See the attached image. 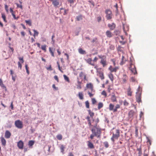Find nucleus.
I'll return each mask as SVG.
<instances>
[{
	"mask_svg": "<svg viewBox=\"0 0 156 156\" xmlns=\"http://www.w3.org/2000/svg\"><path fill=\"white\" fill-rule=\"evenodd\" d=\"M34 142L33 140H30V147L32 146L34 144Z\"/></svg>",
	"mask_w": 156,
	"mask_h": 156,
	"instance_id": "56",
	"label": "nucleus"
},
{
	"mask_svg": "<svg viewBox=\"0 0 156 156\" xmlns=\"http://www.w3.org/2000/svg\"><path fill=\"white\" fill-rule=\"evenodd\" d=\"M49 51L50 52V53L51 56L53 57H54V51L55 49H54V50H53V48L51 47H49Z\"/></svg>",
	"mask_w": 156,
	"mask_h": 156,
	"instance_id": "22",
	"label": "nucleus"
},
{
	"mask_svg": "<svg viewBox=\"0 0 156 156\" xmlns=\"http://www.w3.org/2000/svg\"><path fill=\"white\" fill-rule=\"evenodd\" d=\"M18 66L20 68V69H21L22 65L20 63V62H18Z\"/></svg>",
	"mask_w": 156,
	"mask_h": 156,
	"instance_id": "64",
	"label": "nucleus"
},
{
	"mask_svg": "<svg viewBox=\"0 0 156 156\" xmlns=\"http://www.w3.org/2000/svg\"><path fill=\"white\" fill-rule=\"evenodd\" d=\"M106 14V17L107 20H110L112 18L113 16L112 11L109 9H106L105 11Z\"/></svg>",
	"mask_w": 156,
	"mask_h": 156,
	"instance_id": "5",
	"label": "nucleus"
},
{
	"mask_svg": "<svg viewBox=\"0 0 156 156\" xmlns=\"http://www.w3.org/2000/svg\"><path fill=\"white\" fill-rule=\"evenodd\" d=\"M108 26L111 30H113L115 28V25L114 23H113L112 24H108Z\"/></svg>",
	"mask_w": 156,
	"mask_h": 156,
	"instance_id": "15",
	"label": "nucleus"
},
{
	"mask_svg": "<svg viewBox=\"0 0 156 156\" xmlns=\"http://www.w3.org/2000/svg\"><path fill=\"white\" fill-rule=\"evenodd\" d=\"M55 37L54 34H53L52 35V37H51L52 42V43L53 44H54L55 42V40H54V38Z\"/></svg>",
	"mask_w": 156,
	"mask_h": 156,
	"instance_id": "51",
	"label": "nucleus"
},
{
	"mask_svg": "<svg viewBox=\"0 0 156 156\" xmlns=\"http://www.w3.org/2000/svg\"><path fill=\"white\" fill-rule=\"evenodd\" d=\"M87 142V146L90 149H93L94 148V146L93 144L90 141H89Z\"/></svg>",
	"mask_w": 156,
	"mask_h": 156,
	"instance_id": "19",
	"label": "nucleus"
},
{
	"mask_svg": "<svg viewBox=\"0 0 156 156\" xmlns=\"http://www.w3.org/2000/svg\"><path fill=\"white\" fill-rule=\"evenodd\" d=\"M52 87L55 90H58V88L57 87H56L55 86V84H53L52 86Z\"/></svg>",
	"mask_w": 156,
	"mask_h": 156,
	"instance_id": "63",
	"label": "nucleus"
},
{
	"mask_svg": "<svg viewBox=\"0 0 156 156\" xmlns=\"http://www.w3.org/2000/svg\"><path fill=\"white\" fill-rule=\"evenodd\" d=\"M56 137L58 140H61L62 139V137L61 134H58L56 136Z\"/></svg>",
	"mask_w": 156,
	"mask_h": 156,
	"instance_id": "38",
	"label": "nucleus"
},
{
	"mask_svg": "<svg viewBox=\"0 0 156 156\" xmlns=\"http://www.w3.org/2000/svg\"><path fill=\"white\" fill-rule=\"evenodd\" d=\"M111 99L112 102H117L116 97L115 94L112 95L111 96Z\"/></svg>",
	"mask_w": 156,
	"mask_h": 156,
	"instance_id": "17",
	"label": "nucleus"
},
{
	"mask_svg": "<svg viewBox=\"0 0 156 156\" xmlns=\"http://www.w3.org/2000/svg\"><path fill=\"white\" fill-rule=\"evenodd\" d=\"M91 131L92 134L90 135V138L91 140L93 139L94 137L96 136L98 138H100L101 133V129L97 127V124L92 129Z\"/></svg>",
	"mask_w": 156,
	"mask_h": 156,
	"instance_id": "1",
	"label": "nucleus"
},
{
	"mask_svg": "<svg viewBox=\"0 0 156 156\" xmlns=\"http://www.w3.org/2000/svg\"><path fill=\"white\" fill-rule=\"evenodd\" d=\"M34 37H35V36H37L38 34V32H37V31H36L35 30H34Z\"/></svg>",
	"mask_w": 156,
	"mask_h": 156,
	"instance_id": "46",
	"label": "nucleus"
},
{
	"mask_svg": "<svg viewBox=\"0 0 156 156\" xmlns=\"http://www.w3.org/2000/svg\"><path fill=\"white\" fill-rule=\"evenodd\" d=\"M142 88L139 86L137 92L136 93V100L138 103L141 102Z\"/></svg>",
	"mask_w": 156,
	"mask_h": 156,
	"instance_id": "2",
	"label": "nucleus"
},
{
	"mask_svg": "<svg viewBox=\"0 0 156 156\" xmlns=\"http://www.w3.org/2000/svg\"><path fill=\"white\" fill-rule=\"evenodd\" d=\"M17 146L20 149H22L23 147V143L22 141L20 140L17 143Z\"/></svg>",
	"mask_w": 156,
	"mask_h": 156,
	"instance_id": "16",
	"label": "nucleus"
},
{
	"mask_svg": "<svg viewBox=\"0 0 156 156\" xmlns=\"http://www.w3.org/2000/svg\"><path fill=\"white\" fill-rule=\"evenodd\" d=\"M15 125L19 129L22 128L23 127L22 123L20 120H17L16 121Z\"/></svg>",
	"mask_w": 156,
	"mask_h": 156,
	"instance_id": "7",
	"label": "nucleus"
},
{
	"mask_svg": "<svg viewBox=\"0 0 156 156\" xmlns=\"http://www.w3.org/2000/svg\"><path fill=\"white\" fill-rule=\"evenodd\" d=\"M57 64L58 65V67L59 69V70L62 73H63L62 71V70L61 69L62 67H60V65L58 62H57Z\"/></svg>",
	"mask_w": 156,
	"mask_h": 156,
	"instance_id": "44",
	"label": "nucleus"
},
{
	"mask_svg": "<svg viewBox=\"0 0 156 156\" xmlns=\"http://www.w3.org/2000/svg\"><path fill=\"white\" fill-rule=\"evenodd\" d=\"M2 17L4 21L5 22H6V19H5L6 17H5V15L3 13H2Z\"/></svg>",
	"mask_w": 156,
	"mask_h": 156,
	"instance_id": "48",
	"label": "nucleus"
},
{
	"mask_svg": "<svg viewBox=\"0 0 156 156\" xmlns=\"http://www.w3.org/2000/svg\"><path fill=\"white\" fill-rule=\"evenodd\" d=\"M98 57H99V58H100L101 59H104L105 58H106V56H104V55H103V56L98 55Z\"/></svg>",
	"mask_w": 156,
	"mask_h": 156,
	"instance_id": "47",
	"label": "nucleus"
},
{
	"mask_svg": "<svg viewBox=\"0 0 156 156\" xmlns=\"http://www.w3.org/2000/svg\"><path fill=\"white\" fill-rule=\"evenodd\" d=\"M108 76L111 81L112 82L114 79L113 75L112 73H110L108 75Z\"/></svg>",
	"mask_w": 156,
	"mask_h": 156,
	"instance_id": "33",
	"label": "nucleus"
},
{
	"mask_svg": "<svg viewBox=\"0 0 156 156\" xmlns=\"http://www.w3.org/2000/svg\"><path fill=\"white\" fill-rule=\"evenodd\" d=\"M52 2V4L55 8H57L60 4L59 0H49Z\"/></svg>",
	"mask_w": 156,
	"mask_h": 156,
	"instance_id": "8",
	"label": "nucleus"
},
{
	"mask_svg": "<svg viewBox=\"0 0 156 156\" xmlns=\"http://www.w3.org/2000/svg\"><path fill=\"white\" fill-rule=\"evenodd\" d=\"M120 136V132L119 130L116 129L115 133H112V136L111 138L112 141L114 142L115 140H118Z\"/></svg>",
	"mask_w": 156,
	"mask_h": 156,
	"instance_id": "3",
	"label": "nucleus"
},
{
	"mask_svg": "<svg viewBox=\"0 0 156 156\" xmlns=\"http://www.w3.org/2000/svg\"><path fill=\"white\" fill-rule=\"evenodd\" d=\"M1 140L2 144L5 146L6 144V141L5 139L3 137H2Z\"/></svg>",
	"mask_w": 156,
	"mask_h": 156,
	"instance_id": "30",
	"label": "nucleus"
},
{
	"mask_svg": "<svg viewBox=\"0 0 156 156\" xmlns=\"http://www.w3.org/2000/svg\"><path fill=\"white\" fill-rule=\"evenodd\" d=\"M103 106V104L102 102H99L98 105V109L100 110L101 108H102Z\"/></svg>",
	"mask_w": 156,
	"mask_h": 156,
	"instance_id": "28",
	"label": "nucleus"
},
{
	"mask_svg": "<svg viewBox=\"0 0 156 156\" xmlns=\"http://www.w3.org/2000/svg\"><path fill=\"white\" fill-rule=\"evenodd\" d=\"M88 94L90 97H92L94 95V94H92L91 93L89 92H88Z\"/></svg>",
	"mask_w": 156,
	"mask_h": 156,
	"instance_id": "59",
	"label": "nucleus"
},
{
	"mask_svg": "<svg viewBox=\"0 0 156 156\" xmlns=\"http://www.w3.org/2000/svg\"><path fill=\"white\" fill-rule=\"evenodd\" d=\"M79 52L81 54L85 55L86 53L85 51L83 50L82 48H80L78 49Z\"/></svg>",
	"mask_w": 156,
	"mask_h": 156,
	"instance_id": "20",
	"label": "nucleus"
},
{
	"mask_svg": "<svg viewBox=\"0 0 156 156\" xmlns=\"http://www.w3.org/2000/svg\"><path fill=\"white\" fill-rule=\"evenodd\" d=\"M133 91L131 90V89L130 86L129 87L127 90V95L128 96H131Z\"/></svg>",
	"mask_w": 156,
	"mask_h": 156,
	"instance_id": "13",
	"label": "nucleus"
},
{
	"mask_svg": "<svg viewBox=\"0 0 156 156\" xmlns=\"http://www.w3.org/2000/svg\"><path fill=\"white\" fill-rule=\"evenodd\" d=\"M103 144H104L105 147L106 148H107L108 147L109 145L108 142L107 141H106L104 142L103 143Z\"/></svg>",
	"mask_w": 156,
	"mask_h": 156,
	"instance_id": "31",
	"label": "nucleus"
},
{
	"mask_svg": "<svg viewBox=\"0 0 156 156\" xmlns=\"http://www.w3.org/2000/svg\"><path fill=\"white\" fill-rule=\"evenodd\" d=\"M137 150L138 151V155L141 156L142 152L141 148L140 147L139 148H137Z\"/></svg>",
	"mask_w": 156,
	"mask_h": 156,
	"instance_id": "29",
	"label": "nucleus"
},
{
	"mask_svg": "<svg viewBox=\"0 0 156 156\" xmlns=\"http://www.w3.org/2000/svg\"><path fill=\"white\" fill-rule=\"evenodd\" d=\"M10 133L8 130H6L5 133V136L7 138H9L11 136Z\"/></svg>",
	"mask_w": 156,
	"mask_h": 156,
	"instance_id": "23",
	"label": "nucleus"
},
{
	"mask_svg": "<svg viewBox=\"0 0 156 156\" xmlns=\"http://www.w3.org/2000/svg\"><path fill=\"white\" fill-rule=\"evenodd\" d=\"M84 75L85 74H83V72H81L79 74V76L80 77H82L83 76H84Z\"/></svg>",
	"mask_w": 156,
	"mask_h": 156,
	"instance_id": "57",
	"label": "nucleus"
},
{
	"mask_svg": "<svg viewBox=\"0 0 156 156\" xmlns=\"http://www.w3.org/2000/svg\"><path fill=\"white\" fill-rule=\"evenodd\" d=\"M86 87L87 88L90 89L91 91L93 90V86L91 83H87L86 85Z\"/></svg>",
	"mask_w": 156,
	"mask_h": 156,
	"instance_id": "11",
	"label": "nucleus"
},
{
	"mask_svg": "<svg viewBox=\"0 0 156 156\" xmlns=\"http://www.w3.org/2000/svg\"><path fill=\"white\" fill-rule=\"evenodd\" d=\"M46 45H42L41 48L44 51V52H46Z\"/></svg>",
	"mask_w": 156,
	"mask_h": 156,
	"instance_id": "37",
	"label": "nucleus"
},
{
	"mask_svg": "<svg viewBox=\"0 0 156 156\" xmlns=\"http://www.w3.org/2000/svg\"><path fill=\"white\" fill-rule=\"evenodd\" d=\"M114 6L116 8V12L117 13V14L118 13V5L117 3H116L115 5Z\"/></svg>",
	"mask_w": 156,
	"mask_h": 156,
	"instance_id": "54",
	"label": "nucleus"
},
{
	"mask_svg": "<svg viewBox=\"0 0 156 156\" xmlns=\"http://www.w3.org/2000/svg\"><path fill=\"white\" fill-rule=\"evenodd\" d=\"M98 59V58L97 57H95L93 60V62L94 63V62H96Z\"/></svg>",
	"mask_w": 156,
	"mask_h": 156,
	"instance_id": "55",
	"label": "nucleus"
},
{
	"mask_svg": "<svg viewBox=\"0 0 156 156\" xmlns=\"http://www.w3.org/2000/svg\"><path fill=\"white\" fill-rule=\"evenodd\" d=\"M92 103L93 104H94L96 103L97 101L94 98H93L91 99Z\"/></svg>",
	"mask_w": 156,
	"mask_h": 156,
	"instance_id": "45",
	"label": "nucleus"
},
{
	"mask_svg": "<svg viewBox=\"0 0 156 156\" xmlns=\"http://www.w3.org/2000/svg\"><path fill=\"white\" fill-rule=\"evenodd\" d=\"M120 108V106L119 104H117L115 107V108H114V112H116L117 111V109L118 108Z\"/></svg>",
	"mask_w": 156,
	"mask_h": 156,
	"instance_id": "32",
	"label": "nucleus"
},
{
	"mask_svg": "<svg viewBox=\"0 0 156 156\" xmlns=\"http://www.w3.org/2000/svg\"><path fill=\"white\" fill-rule=\"evenodd\" d=\"M68 156H74V155L72 152H70L68 154Z\"/></svg>",
	"mask_w": 156,
	"mask_h": 156,
	"instance_id": "62",
	"label": "nucleus"
},
{
	"mask_svg": "<svg viewBox=\"0 0 156 156\" xmlns=\"http://www.w3.org/2000/svg\"><path fill=\"white\" fill-rule=\"evenodd\" d=\"M16 4L17 6V7H19V8H20L21 9H22V5H19L17 3H16Z\"/></svg>",
	"mask_w": 156,
	"mask_h": 156,
	"instance_id": "61",
	"label": "nucleus"
},
{
	"mask_svg": "<svg viewBox=\"0 0 156 156\" xmlns=\"http://www.w3.org/2000/svg\"><path fill=\"white\" fill-rule=\"evenodd\" d=\"M114 105L110 103L109 105V109L110 111H113L114 112Z\"/></svg>",
	"mask_w": 156,
	"mask_h": 156,
	"instance_id": "26",
	"label": "nucleus"
},
{
	"mask_svg": "<svg viewBox=\"0 0 156 156\" xmlns=\"http://www.w3.org/2000/svg\"><path fill=\"white\" fill-rule=\"evenodd\" d=\"M123 83H126L128 80V77L126 74H123L121 78Z\"/></svg>",
	"mask_w": 156,
	"mask_h": 156,
	"instance_id": "10",
	"label": "nucleus"
},
{
	"mask_svg": "<svg viewBox=\"0 0 156 156\" xmlns=\"http://www.w3.org/2000/svg\"><path fill=\"white\" fill-rule=\"evenodd\" d=\"M0 85L2 87H3L6 88L5 87V86L3 84V83L2 81V80L1 79H0Z\"/></svg>",
	"mask_w": 156,
	"mask_h": 156,
	"instance_id": "42",
	"label": "nucleus"
},
{
	"mask_svg": "<svg viewBox=\"0 0 156 156\" xmlns=\"http://www.w3.org/2000/svg\"><path fill=\"white\" fill-rule=\"evenodd\" d=\"M19 60L20 61V63H23V62H24V61H23V57H19Z\"/></svg>",
	"mask_w": 156,
	"mask_h": 156,
	"instance_id": "53",
	"label": "nucleus"
},
{
	"mask_svg": "<svg viewBox=\"0 0 156 156\" xmlns=\"http://www.w3.org/2000/svg\"><path fill=\"white\" fill-rule=\"evenodd\" d=\"M54 78L55 79V80H56L58 82L59 80H58V77L57 76L55 75V76H54Z\"/></svg>",
	"mask_w": 156,
	"mask_h": 156,
	"instance_id": "60",
	"label": "nucleus"
},
{
	"mask_svg": "<svg viewBox=\"0 0 156 156\" xmlns=\"http://www.w3.org/2000/svg\"><path fill=\"white\" fill-rule=\"evenodd\" d=\"M129 104V103L127 101L125 100L123 101V105L125 106H127Z\"/></svg>",
	"mask_w": 156,
	"mask_h": 156,
	"instance_id": "41",
	"label": "nucleus"
},
{
	"mask_svg": "<svg viewBox=\"0 0 156 156\" xmlns=\"http://www.w3.org/2000/svg\"><path fill=\"white\" fill-rule=\"evenodd\" d=\"M134 113H135V112L133 111L132 110H130L129 112V113H128L129 116V117H130V118L132 117L134 115Z\"/></svg>",
	"mask_w": 156,
	"mask_h": 156,
	"instance_id": "25",
	"label": "nucleus"
},
{
	"mask_svg": "<svg viewBox=\"0 0 156 156\" xmlns=\"http://www.w3.org/2000/svg\"><path fill=\"white\" fill-rule=\"evenodd\" d=\"M85 61L88 64L92 66H94V68L96 69H97L98 66L95 65V64L94 62H92V60L91 58H89L87 59H85Z\"/></svg>",
	"mask_w": 156,
	"mask_h": 156,
	"instance_id": "6",
	"label": "nucleus"
},
{
	"mask_svg": "<svg viewBox=\"0 0 156 156\" xmlns=\"http://www.w3.org/2000/svg\"><path fill=\"white\" fill-rule=\"evenodd\" d=\"M89 114L90 116L91 117L93 118L94 115V113L93 112H92L90 110L88 111Z\"/></svg>",
	"mask_w": 156,
	"mask_h": 156,
	"instance_id": "34",
	"label": "nucleus"
},
{
	"mask_svg": "<svg viewBox=\"0 0 156 156\" xmlns=\"http://www.w3.org/2000/svg\"><path fill=\"white\" fill-rule=\"evenodd\" d=\"M77 96L80 100H83L84 99L83 93L82 92H79Z\"/></svg>",
	"mask_w": 156,
	"mask_h": 156,
	"instance_id": "12",
	"label": "nucleus"
},
{
	"mask_svg": "<svg viewBox=\"0 0 156 156\" xmlns=\"http://www.w3.org/2000/svg\"><path fill=\"white\" fill-rule=\"evenodd\" d=\"M86 107L87 108H90L89 103L88 101H86L85 102Z\"/></svg>",
	"mask_w": 156,
	"mask_h": 156,
	"instance_id": "35",
	"label": "nucleus"
},
{
	"mask_svg": "<svg viewBox=\"0 0 156 156\" xmlns=\"http://www.w3.org/2000/svg\"><path fill=\"white\" fill-rule=\"evenodd\" d=\"M25 68L27 71V72L28 74H29V72L28 70V65L27 64H26L25 65Z\"/></svg>",
	"mask_w": 156,
	"mask_h": 156,
	"instance_id": "52",
	"label": "nucleus"
},
{
	"mask_svg": "<svg viewBox=\"0 0 156 156\" xmlns=\"http://www.w3.org/2000/svg\"><path fill=\"white\" fill-rule=\"evenodd\" d=\"M65 148V146L63 145H62L60 147V149L61 151V152L64 153V149Z\"/></svg>",
	"mask_w": 156,
	"mask_h": 156,
	"instance_id": "36",
	"label": "nucleus"
},
{
	"mask_svg": "<svg viewBox=\"0 0 156 156\" xmlns=\"http://www.w3.org/2000/svg\"><path fill=\"white\" fill-rule=\"evenodd\" d=\"M120 64V65H122L125 63L126 61V59L125 58L124 56H122Z\"/></svg>",
	"mask_w": 156,
	"mask_h": 156,
	"instance_id": "24",
	"label": "nucleus"
},
{
	"mask_svg": "<svg viewBox=\"0 0 156 156\" xmlns=\"http://www.w3.org/2000/svg\"><path fill=\"white\" fill-rule=\"evenodd\" d=\"M112 90V88H111L110 85H109L108 88L107 90L108 92L110 93L111 90Z\"/></svg>",
	"mask_w": 156,
	"mask_h": 156,
	"instance_id": "50",
	"label": "nucleus"
},
{
	"mask_svg": "<svg viewBox=\"0 0 156 156\" xmlns=\"http://www.w3.org/2000/svg\"><path fill=\"white\" fill-rule=\"evenodd\" d=\"M119 69L118 67H115V68H113L112 66H110L108 68V69L111 72H116Z\"/></svg>",
	"mask_w": 156,
	"mask_h": 156,
	"instance_id": "9",
	"label": "nucleus"
},
{
	"mask_svg": "<svg viewBox=\"0 0 156 156\" xmlns=\"http://www.w3.org/2000/svg\"><path fill=\"white\" fill-rule=\"evenodd\" d=\"M83 20L82 16L81 15H79L76 16V20L77 21H79Z\"/></svg>",
	"mask_w": 156,
	"mask_h": 156,
	"instance_id": "27",
	"label": "nucleus"
},
{
	"mask_svg": "<svg viewBox=\"0 0 156 156\" xmlns=\"http://www.w3.org/2000/svg\"><path fill=\"white\" fill-rule=\"evenodd\" d=\"M123 30L125 33V35H127V31H128V30H129L128 27L127 25H123Z\"/></svg>",
	"mask_w": 156,
	"mask_h": 156,
	"instance_id": "18",
	"label": "nucleus"
},
{
	"mask_svg": "<svg viewBox=\"0 0 156 156\" xmlns=\"http://www.w3.org/2000/svg\"><path fill=\"white\" fill-rule=\"evenodd\" d=\"M129 68L131 72L134 74L135 75L137 74L136 68L135 67V66L133 64V62L131 61L130 62L129 66Z\"/></svg>",
	"mask_w": 156,
	"mask_h": 156,
	"instance_id": "4",
	"label": "nucleus"
},
{
	"mask_svg": "<svg viewBox=\"0 0 156 156\" xmlns=\"http://www.w3.org/2000/svg\"><path fill=\"white\" fill-rule=\"evenodd\" d=\"M99 77L101 78V80H103L104 79V76L103 73H99Z\"/></svg>",
	"mask_w": 156,
	"mask_h": 156,
	"instance_id": "39",
	"label": "nucleus"
},
{
	"mask_svg": "<svg viewBox=\"0 0 156 156\" xmlns=\"http://www.w3.org/2000/svg\"><path fill=\"white\" fill-rule=\"evenodd\" d=\"M101 94L104 95L105 97H107V94L106 91L105 90H103Z\"/></svg>",
	"mask_w": 156,
	"mask_h": 156,
	"instance_id": "43",
	"label": "nucleus"
},
{
	"mask_svg": "<svg viewBox=\"0 0 156 156\" xmlns=\"http://www.w3.org/2000/svg\"><path fill=\"white\" fill-rule=\"evenodd\" d=\"M97 19L98 22H99L101 20V17L100 16H99L97 17Z\"/></svg>",
	"mask_w": 156,
	"mask_h": 156,
	"instance_id": "49",
	"label": "nucleus"
},
{
	"mask_svg": "<svg viewBox=\"0 0 156 156\" xmlns=\"http://www.w3.org/2000/svg\"><path fill=\"white\" fill-rule=\"evenodd\" d=\"M100 63L103 65V67L107 65L105 58L101 59Z\"/></svg>",
	"mask_w": 156,
	"mask_h": 156,
	"instance_id": "21",
	"label": "nucleus"
},
{
	"mask_svg": "<svg viewBox=\"0 0 156 156\" xmlns=\"http://www.w3.org/2000/svg\"><path fill=\"white\" fill-rule=\"evenodd\" d=\"M105 33L107 37L109 38L112 37L113 35V34H112V33L109 30L107 31Z\"/></svg>",
	"mask_w": 156,
	"mask_h": 156,
	"instance_id": "14",
	"label": "nucleus"
},
{
	"mask_svg": "<svg viewBox=\"0 0 156 156\" xmlns=\"http://www.w3.org/2000/svg\"><path fill=\"white\" fill-rule=\"evenodd\" d=\"M63 77L65 80L66 81H67L69 82V79L68 77L66 75H63Z\"/></svg>",
	"mask_w": 156,
	"mask_h": 156,
	"instance_id": "40",
	"label": "nucleus"
},
{
	"mask_svg": "<svg viewBox=\"0 0 156 156\" xmlns=\"http://www.w3.org/2000/svg\"><path fill=\"white\" fill-rule=\"evenodd\" d=\"M77 88L78 89H81L82 88V87L81 84H78L77 85Z\"/></svg>",
	"mask_w": 156,
	"mask_h": 156,
	"instance_id": "58",
	"label": "nucleus"
}]
</instances>
